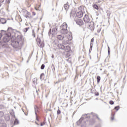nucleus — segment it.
I'll return each instance as SVG.
<instances>
[{"mask_svg":"<svg viewBox=\"0 0 127 127\" xmlns=\"http://www.w3.org/2000/svg\"><path fill=\"white\" fill-rule=\"evenodd\" d=\"M57 42H58V41L57 40L54 41V43L55 44H57Z\"/></svg>","mask_w":127,"mask_h":127,"instance_id":"obj_33","label":"nucleus"},{"mask_svg":"<svg viewBox=\"0 0 127 127\" xmlns=\"http://www.w3.org/2000/svg\"><path fill=\"white\" fill-rule=\"evenodd\" d=\"M0 124H2V121L1 120V118H0Z\"/></svg>","mask_w":127,"mask_h":127,"instance_id":"obj_43","label":"nucleus"},{"mask_svg":"<svg viewBox=\"0 0 127 127\" xmlns=\"http://www.w3.org/2000/svg\"><path fill=\"white\" fill-rule=\"evenodd\" d=\"M114 119H115V118L114 117H111L112 121H114Z\"/></svg>","mask_w":127,"mask_h":127,"instance_id":"obj_44","label":"nucleus"},{"mask_svg":"<svg viewBox=\"0 0 127 127\" xmlns=\"http://www.w3.org/2000/svg\"><path fill=\"white\" fill-rule=\"evenodd\" d=\"M67 27H68V26H67V24L66 23H64L60 26V29H67Z\"/></svg>","mask_w":127,"mask_h":127,"instance_id":"obj_10","label":"nucleus"},{"mask_svg":"<svg viewBox=\"0 0 127 127\" xmlns=\"http://www.w3.org/2000/svg\"><path fill=\"white\" fill-rule=\"evenodd\" d=\"M4 1V0H0V3H2Z\"/></svg>","mask_w":127,"mask_h":127,"instance_id":"obj_40","label":"nucleus"},{"mask_svg":"<svg viewBox=\"0 0 127 127\" xmlns=\"http://www.w3.org/2000/svg\"><path fill=\"white\" fill-rule=\"evenodd\" d=\"M11 116H12V117H14V118H15V115H14V113H10Z\"/></svg>","mask_w":127,"mask_h":127,"instance_id":"obj_36","label":"nucleus"},{"mask_svg":"<svg viewBox=\"0 0 127 127\" xmlns=\"http://www.w3.org/2000/svg\"><path fill=\"white\" fill-rule=\"evenodd\" d=\"M69 5H68L67 3L64 4V8L65 9V10H66V12H67V10L69 9Z\"/></svg>","mask_w":127,"mask_h":127,"instance_id":"obj_13","label":"nucleus"},{"mask_svg":"<svg viewBox=\"0 0 127 127\" xmlns=\"http://www.w3.org/2000/svg\"><path fill=\"white\" fill-rule=\"evenodd\" d=\"M38 112V107H35V113L36 116H37V112Z\"/></svg>","mask_w":127,"mask_h":127,"instance_id":"obj_20","label":"nucleus"},{"mask_svg":"<svg viewBox=\"0 0 127 127\" xmlns=\"http://www.w3.org/2000/svg\"><path fill=\"white\" fill-rule=\"evenodd\" d=\"M1 31H4V32L2 34V35H4V37L3 38L2 41L0 42V48L2 47V48H5L7 47V42H9V41H11V38H12V37H11V33L9 32H6L4 30H1Z\"/></svg>","mask_w":127,"mask_h":127,"instance_id":"obj_1","label":"nucleus"},{"mask_svg":"<svg viewBox=\"0 0 127 127\" xmlns=\"http://www.w3.org/2000/svg\"><path fill=\"white\" fill-rule=\"evenodd\" d=\"M5 2H6V3H9V2H10V0H5Z\"/></svg>","mask_w":127,"mask_h":127,"instance_id":"obj_34","label":"nucleus"},{"mask_svg":"<svg viewBox=\"0 0 127 127\" xmlns=\"http://www.w3.org/2000/svg\"><path fill=\"white\" fill-rule=\"evenodd\" d=\"M108 55L111 54V49H110V47H108Z\"/></svg>","mask_w":127,"mask_h":127,"instance_id":"obj_26","label":"nucleus"},{"mask_svg":"<svg viewBox=\"0 0 127 127\" xmlns=\"http://www.w3.org/2000/svg\"><path fill=\"white\" fill-rule=\"evenodd\" d=\"M29 15H25L24 16H25V17H26V18H29V16H28Z\"/></svg>","mask_w":127,"mask_h":127,"instance_id":"obj_35","label":"nucleus"},{"mask_svg":"<svg viewBox=\"0 0 127 127\" xmlns=\"http://www.w3.org/2000/svg\"><path fill=\"white\" fill-rule=\"evenodd\" d=\"M109 104H110V105H114V104H115V102H114L112 100H111L109 102Z\"/></svg>","mask_w":127,"mask_h":127,"instance_id":"obj_31","label":"nucleus"},{"mask_svg":"<svg viewBox=\"0 0 127 127\" xmlns=\"http://www.w3.org/2000/svg\"><path fill=\"white\" fill-rule=\"evenodd\" d=\"M36 125H37L38 126H39V124H37L36 122Z\"/></svg>","mask_w":127,"mask_h":127,"instance_id":"obj_50","label":"nucleus"},{"mask_svg":"<svg viewBox=\"0 0 127 127\" xmlns=\"http://www.w3.org/2000/svg\"><path fill=\"white\" fill-rule=\"evenodd\" d=\"M45 125V123H41V127H42L43 126H44Z\"/></svg>","mask_w":127,"mask_h":127,"instance_id":"obj_41","label":"nucleus"},{"mask_svg":"<svg viewBox=\"0 0 127 127\" xmlns=\"http://www.w3.org/2000/svg\"><path fill=\"white\" fill-rule=\"evenodd\" d=\"M4 119L6 122H8V121L10 120V117H9V115L6 114L4 116Z\"/></svg>","mask_w":127,"mask_h":127,"instance_id":"obj_14","label":"nucleus"},{"mask_svg":"<svg viewBox=\"0 0 127 127\" xmlns=\"http://www.w3.org/2000/svg\"><path fill=\"white\" fill-rule=\"evenodd\" d=\"M4 114L3 112H0V117H3Z\"/></svg>","mask_w":127,"mask_h":127,"instance_id":"obj_28","label":"nucleus"},{"mask_svg":"<svg viewBox=\"0 0 127 127\" xmlns=\"http://www.w3.org/2000/svg\"><path fill=\"white\" fill-rule=\"evenodd\" d=\"M30 28V27H27V28H25L24 29H23L22 30V31L24 33H26V32H27V31H28V29H29Z\"/></svg>","mask_w":127,"mask_h":127,"instance_id":"obj_17","label":"nucleus"},{"mask_svg":"<svg viewBox=\"0 0 127 127\" xmlns=\"http://www.w3.org/2000/svg\"><path fill=\"white\" fill-rule=\"evenodd\" d=\"M57 38L59 39V40H62L63 39H64V35H58L57 36Z\"/></svg>","mask_w":127,"mask_h":127,"instance_id":"obj_12","label":"nucleus"},{"mask_svg":"<svg viewBox=\"0 0 127 127\" xmlns=\"http://www.w3.org/2000/svg\"><path fill=\"white\" fill-rule=\"evenodd\" d=\"M90 115H91V116H93L94 117L96 116V117L97 118V119H98V120H100V118H99V117H98V115H97V114L91 113V114H90Z\"/></svg>","mask_w":127,"mask_h":127,"instance_id":"obj_24","label":"nucleus"},{"mask_svg":"<svg viewBox=\"0 0 127 127\" xmlns=\"http://www.w3.org/2000/svg\"><path fill=\"white\" fill-rule=\"evenodd\" d=\"M36 41L39 47L42 48L44 47V43L43 42V41H41V39L40 38H37V39H36Z\"/></svg>","mask_w":127,"mask_h":127,"instance_id":"obj_5","label":"nucleus"},{"mask_svg":"<svg viewBox=\"0 0 127 127\" xmlns=\"http://www.w3.org/2000/svg\"><path fill=\"white\" fill-rule=\"evenodd\" d=\"M27 62V63H28V61Z\"/></svg>","mask_w":127,"mask_h":127,"instance_id":"obj_53","label":"nucleus"},{"mask_svg":"<svg viewBox=\"0 0 127 127\" xmlns=\"http://www.w3.org/2000/svg\"><path fill=\"white\" fill-rule=\"evenodd\" d=\"M23 15H30V13H29L27 10H24L23 11Z\"/></svg>","mask_w":127,"mask_h":127,"instance_id":"obj_16","label":"nucleus"},{"mask_svg":"<svg viewBox=\"0 0 127 127\" xmlns=\"http://www.w3.org/2000/svg\"><path fill=\"white\" fill-rule=\"evenodd\" d=\"M93 48V46H90V48Z\"/></svg>","mask_w":127,"mask_h":127,"instance_id":"obj_49","label":"nucleus"},{"mask_svg":"<svg viewBox=\"0 0 127 127\" xmlns=\"http://www.w3.org/2000/svg\"><path fill=\"white\" fill-rule=\"evenodd\" d=\"M35 9H36V10H37V8H35Z\"/></svg>","mask_w":127,"mask_h":127,"instance_id":"obj_52","label":"nucleus"},{"mask_svg":"<svg viewBox=\"0 0 127 127\" xmlns=\"http://www.w3.org/2000/svg\"><path fill=\"white\" fill-rule=\"evenodd\" d=\"M60 114H61V111H60V110H58L57 111V114L58 115H60Z\"/></svg>","mask_w":127,"mask_h":127,"instance_id":"obj_32","label":"nucleus"},{"mask_svg":"<svg viewBox=\"0 0 127 127\" xmlns=\"http://www.w3.org/2000/svg\"><path fill=\"white\" fill-rule=\"evenodd\" d=\"M36 119L37 121H39V120H38V117H37V115H36Z\"/></svg>","mask_w":127,"mask_h":127,"instance_id":"obj_45","label":"nucleus"},{"mask_svg":"<svg viewBox=\"0 0 127 127\" xmlns=\"http://www.w3.org/2000/svg\"><path fill=\"white\" fill-rule=\"evenodd\" d=\"M0 22H1V23H2V24H4L6 23V20H5V19H4V18H1L0 19Z\"/></svg>","mask_w":127,"mask_h":127,"instance_id":"obj_15","label":"nucleus"},{"mask_svg":"<svg viewBox=\"0 0 127 127\" xmlns=\"http://www.w3.org/2000/svg\"><path fill=\"white\" fill-rule=\"evenodd\" d=\"M51 67L52 68L53 71L54 72V71H55V66H54V64H52Z\"/></svg>","mask_w":127,"mask_h":127,"instance_id":"obj_25","label":"nucleus"},{"mask_svg":"<svg viewBox=\"0 0 127 127\" xmlns=\"http://www.w3.org/2000/svg\"><path fill=\"white\" fill-rule=\"evenodd\" d=\"M92 42H94V38L91 39V43H92Z\"/></svg>","mask_w":127,"mask_h":127,"instance_id":"obj_42","label":"nucleus"},{"mask_svg":"<svg viewBox=\"0 0 127 127\" xmlns=\"http://www.w3.org/2000/svg\"><path fill=\"white\" fill-rule=\"evenodd\" d=\"M19 124V121L17 120V119H15L14 122V125H18Z\"/></svg>","mask_w":127,"mask_h":127,"instance_id":"obj_21","label":"nucleus"},{"mask_svg":"<svg viewBox=\"0 0 127 127\" xmlns=\"http://www.w3.org/2000/svg\"><path fill=\"white\" fill-rule=\"evenodd\" d=\"M90 50H92V48H90V50H89V51H90Z\"/></svg>","mask_w":127,"mask_h":127,"instance_id":"obj_51","label":"nucleus"},{"mask_svg":"<svg viewBox=\"0 0 127 127\" xmlns=\"http://www.w3.org/2000/svg\"><path fill=\"white\" fill-rule=\"evenodd\" d=\"M36 15V13H35V12H33V15Z\"/></svg>","mask_w":127,"mask_h":127,"instance_id":"obj_46","label":"nucleus"},{"mask_svg":"<svg viewBox=\"0 0 127 127\" xmlns=\"http://www.w3.org/2000/svg\"><path fill=\"white\" fill-rule=\"evenodd\" d=\"M81 127H86V126H85V125H82V126H81Z\"/></svg>","mask_w":127,"mask_h":127,"instance_id":"obj_47","label":"nucleus"},{"mask_svg":"<svg viewBox=\"0 0 127 127\" xmlns=\"http://www.w3.org/2000/svg\"><path fill=\"white\" fill-rule=\"evenodd\" d=\"M87 26H88V28L91 30H94L95 28V25L94 24V22L93 21H90L87 24Z\"/></svg>","mask_w":127,"mask_h":127,"instance_id":"obj_6","label":"nucleus"},{"mask_svg":"<svg viewBox=\"0 0 127 127\" xmlns=\"http://www.w3.org/2000/svg\"><path fill=\"white\" fill-rule=\"evenodd\" d=\"M58 47L59 49L64 50L65 52H69L71 49L70 47L64 44V41L63 42V44H59L58 45Z\"/></svg>","mask_w":127,"mask_h":127,"instance_id":"obj_3","label":"nucleus"},{"mask_svg":"<svg viewBox=\"0 0 127 127\" xmlns=\"http://www.w3.org/2000/svg\"><path fill=\"white\" fill-rule=\"evenodd\" d=\"M90 118H91L90 114L83 115L79 121L77 122L76 124L78 126H80V125H81V123H82V121H83L84 119H90Z\"/></svg>","mask_w":127,"mask_h":127,"instance_id":"obj_4","label":"nucleus"},{"mask_svg":"<svg viewBox=\"0 0 127 127\" xmlns=\"http://www.w3.org/2000/svg\"><path fill=\"white\" fill-rule=\"evenodd\" d=\"M76 23L78 25H83L84 24V22H83V20L82 19H80V18H78L75 20Z\"/></svg>","mask_w":127,"mask_h":127,"instance_id":"obj_8","label":"nucleus"},{"mask_svg":"<svg viewBox=\"0 0 127 127\" xmlns=\"http://www.w3.org/2000/svg\"><path fill=\"white\" fill-rule=\"evenodd\" d=\"M44 77V73H41L40 75V79H42Z\"/></svg>","mask_w":127,"mask_h":127,"instance_id":"obj_30","label":"nucleus"},{"mask_svg":"<svg viewBox=\"0 0 127 127\" xmlns=\"http://www.w3.org/2000/svg\"><path fill=\"white\" fill-rule=\"evenodd\" d=\"M97 80L98 84H99L100 81H101V76L98 75L97 77Z\"/></svg>","mask_w":127,"mask_h":127,"instance_id":"obj_22","label":"nucleus"},{"mask_svg":"<svg viewBox=\"0 0 127 127\" xmlns=\"http://www.w3.org/2000/svg\"><path fill=\"white\" fill-rule=\"evenodd\" d=\"M11 45L13 47V48H18L19 47V44L22 43L21 41V39L20 38L19 40H16V38L14 36H12L11 39Z\"/></svg>","mask_w":127,"mask_h":127,"instance_id":"obj_2","label":"nucleus"},{"mask_svg":"<svg viewBox=\"0 0 127 127\" xmlns=\"http://www.w3.org/2000/svg\"><path fill=\"white\" fill-rule=\"evenodd\" d=\"M98 3H100V2H101V0H98Z\"/></svg>","mask_w":127,"mask_h":127,"instance_id":"obj_48","label":"nucleus"},{"mask_svg":"<svg viewBox=\"0 0 127 127\" xmlns=\"http://www.w3.org/2000/svg\"><path fill=\"white\" fill-rule=\"evenodd\" d=\"M93 8H95V9H97L98 10V9H99V6H98V5L97 4H94L93 5Z\"/></svg>","mask_w":127,"mask_h":127,"instance_id":"obj_18","label":"nucleus"},{"mask_svg":"<svg viewBox=\"0 0 127 127\" xmlns=\"http://www.w3.org/2000/svg\"><path fill=\"white\" fill-rule=\"evenodd\" d=\"M44 68H45V65H44V64H42V65L41 66V69L42 70H43V69H44Z\"/></svg>","mask_w":127,"mask_h":127,"instance_id":"obj_27","label":"nucleus"},{"mask_svg":"<svg viewBox=\"0 0 127 127\" xmlns=\"http://www.w3.org/2000/svg\"><path fill=\"white\" fill-rule=\"evenodd\" d=\"M99 92H96L95 93V96H99Z\"/></svg>","mask_w":127,"mask_h":127,"instance_id":"obj_37","label":"nucleus"},{"mask_svg":"<svg viewBox=\"0 0 127 127\" xmlns=\"http://www.w3.org/2000/svg\"><path fill=\"white\" fill-rule=\"evenodd\" d=\"M4 33V31H0V39L2 37V34Z\"/></svg>","mask_w":127,"mask_h":127,"instance_id":"obj_19","label":"nucleus"},{"mask_svg":"<svg viewBox=\"0 0 127 127\" xmlns=\"http://www.w3.org/2000/svg\"><path fill=\"white\" fill-rule=\"evenodd\" d=\"M33 36L34 37H35V34L34 33V32L33 31V34H32Z\"/></svg>","mask_w":127,"mask_h":127,"instance_id":"obj_39","label":"nucleus"},{"mask_svg":"<svg viewBox=\"0 0 127 127\" xmlns=\"http://www.w3.org/2000/svg\"><path fill=\"white\" fill-rule=\"evenodd\" d=\"M61 33L62 34H67L68 33V30L67 29H61Z\"/></svg>","mask_w":127,"mask_h":127,"instance_id":"obj_11","label":"nucleus"},{"mask_svg":"<svg viewBox=\"0 0 127 127\" xmlns=\"http://www.w3.org/2000/svg\"><path fill=\"white\" fill-rule=\"evenodd\" d=\"M83 20H84V22H85V23H86V24H87V23H88L89 22H91L90 20V17L87 14H85L84 15Z\"/></svg>","mask_w":127,"mask_h":127,"instance_id":"obj_7","label":"nucleus"},{"mask_svg":"<svg viewBox=\"0 0 127 127\" xmlns=\"http://www.w3.org/2000/svg\"><path fill=\"white\" fill-rule=\"evenodd\" d=\"M83 14H84V13H83V11H80L76 13V16L77 17H78V18H81V17H82Z\"/></svg>","mask_w":127,"mask_h":127,"instance_id":"obj_9","label":"nucleus"},{"mask_svg":"<svg viewBox=\"0 0 127 127\" xmlns=\"http://www.w3.org/2000/svg\"><path fill=\"white\" fill-rule=\"evenodd\" d=\"M97 32L98 33H100V32H101V29H99L97 30Z\"/></svg>","mask_w":127,"mask_h":127,"instance_id":"obj_38","label":"nucleus"},{"mask_svg":"<svg viewBox=\"0 0 127 127\" xmlns=\"http://www.w3.org/2000/svg\"><path fill=\"white\" fill-rule=\"evenodd\" d=\"M115 110H116L117 111H119L120 110V106H116L115 107Z\"/></svg>","mask_w":127,"mask_h":127,"instance_id":"obj_29","label":"nucleus"},{"mask_svg":"<svg viewBox=\"0 0 127 127\" xmlns=\"http://www.w3.org/2000/svg\"><path fill=\"white\" fill-rule=\"evenodd\" d=\"M56 31H57V28H55L53 29L52 34H54V33L56 32Z\"/></svg>","mask_w":127,"mask_h":127,"instance_id":"obj_23","label":"nucleus"}]
</instances>
